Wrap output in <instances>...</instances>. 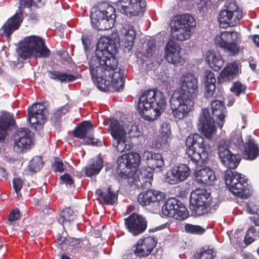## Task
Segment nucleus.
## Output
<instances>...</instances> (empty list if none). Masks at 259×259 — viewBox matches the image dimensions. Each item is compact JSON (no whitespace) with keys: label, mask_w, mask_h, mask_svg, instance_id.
Listing matches in <instances>:
<instances>
[{"label":"nucleus","mask_w":259,"mask_h":259,"mask_svg":"<svg viewBox=\"0 0 259 259\" xmlns=\"http://www.w3.org/2000/svg\"><path fill=\"white\" fill-rule=\"evenodd\" d=\"M117 42L112 38L101 37L97 44L95 55L89 62L92 80L101 91L108 90L111 85L117 91L124 87L123 75L120 70L115 71L118 62L115 57Z\"/></svg>","instance_id":"f257e3e1"},{"label":"nucleus","mask_w":259,"mask_h":259,"mask_svg":"<svg viewBox=\"0 0 259 259\" xmlns=\"http://www.w3.org/2000/svg\"><path fill=\"white\" fill-rule=\"evenodd\" d=\"M180 82L183 92L173 95L170 101L172 114L179 120L186 117L193 110L194 98L198 92V77L193 73L183 74Z\"/></svg>","instance_id":"f03ea898"},{"label":"nucleus","mask_w":259,"mask_h":259,"mask_svg":"<svg viewBox=\"0 0 259 259\" xmlns=\"http://www.w3.org/2000/svg\"><path fill=\"white\" fill-rule=\"evenodd\" d=\"M165 104V97L161 92L147 90L139 98L138 110L143 119L153 121L163 112Z\"/></svg>","instance_id":"7ed1b4c3"},{"label":"nucleus","mask_w":259,"mask_h":259,"mask_svg":"<svg viewBox=\"0 0 259 259\" xmlns=\"http://www.w3.org/2000/svg\"><path fill=\"white\" fill-rule=\"evenodd\" d=\"M115 18V8L108 3H100L91 10L90 19L92 26L98 30H106L113 27Z\"/></svg>","instance_id":"20e7f679"},{"label":"nucleus","mask_w":259,"mask_h":259,"mask_svg":"<svg viewBox=\"0 0 259 259\" xmlns=\"http://www.w3.org/2000/svg\"><path fill=\"white\" fill-rule=\"evenodd\" d=\"M186 152L190 159L196 165L205 163L208 158L209 146L199 134H191L186 140Z\"/></svg>","instance_id":"39448f33"},{"label":"nucleus","mask_w":259,"mask_h":259,"mask_svg":"<svg viewBox=\"0 0 259 259\" xmlns=\"http://www.w3.org/2000/svg\"><path fill=\"white\" fill-rule=\"evenodd\" d=\"M17 51L19 56L25 59L31 57L48 58L50 56V51L43 39L35 35L25 37Z\"/></svg>","instance_id":"423d86ee"},{"label":"nucleus","mask_w":259,"mask_h":259,"mask_svg":"<svg viewBox=\"0 0 259 259\" xmlns=\"http://www.w3.org/2000/svg\"><path fill=\"white\" fill-rule=\"evenodd\" d=\"M196 24L195 18L189 14L176 16L170 23L172 36L180 41L187 40L192 34V29Z\"/></svg>","instance_id":"0eeeda50"},{"label":"nucleus","mask_w":259,"mask_h":259,"mask_svg":"<svg viewBox=\"0 0 259 259\" xmlns=\"http://www.w3.org/2000/svg\"><path fill=\"white\" fill-rule=\"evenodd\" d=\"M224 179L226 185L231 193L241 198H248L251 195L250 186L244 176L236 171L227 170Z\"/></svg>","instance_id":"6e6552de"},{"label":"nucleus","mask_w":259,"mask_h":259,"mask_svg":"<svg viewBox=\"0 0 259 259\" xmlns=\"http://www.w3.org/2000/svg\"><path fill=\"white\" fill-rule=\"evenodd\" d=\"M213 200L206 190L198 189L193 190L190 195V209L197 216L207 213L211 207L214 208Z\"/></svg>","instance_id":"1a4fd4ad"},{"label":"nucleus","mask_w":259,"mask_h":259,"mask_svg":"<svg viewBox=\"0 0 259 259\" xmlns=\"http://www.w3.org/2000/svg\"><path fill=\"white\" fill-rule=\"evenodd\" d=\"M242 17V12L234 0H227L220 11L218 20L222 28H226L237 25Z\"/></svg>","instance_id":"9d476101"},{"label":"nucleus","mask_w":259,"mask_h":259,"mask_svg":"<svg viewBox=\"0 0 259 259\" xmlns=\"http://www.w3.org/2000/svg\"><path fill=\"white\" fill-rule=\"evenodd\" d=\"M240 34L237 31H223L216 35L215 44L223 48L231 55H236L239 52L238 44L240 41Z\"/></svg>","instance_id":"9b49d317"},{"label":"nucleus","mask_w":259,"mask_h":259,"mask_svg":"<svg viewBox=\"0 0 259 259\" xmlns=\"http://www.w3.org/2000/svg\"><path fill=\"white\" fill-rule=\"evenodd\" d=\"M131 187L137 189H148L152 185L153 172L146 167H141L125 175Z\"/></svg>","instance_id":"f8f14e48"},{"label":"nucleus","mask_w":259,"mask_h":259,"mask_svg":"<svg viewBox=\"0 0 259 259\" xmlns=\"http://www.w3.org/2000/svg\"><path fill=\"white\" fill-rule=\"evenodd\" d=\"M109 131L114 140L113 146L117 151L121 153L130 149V145L126 143V131L124 125L115 119H111Z\"/></svg>","instance_id":"ddd939ff"},{"label":"nucleus","mask_w":259,"mask_h":259,"mask_svg":"<svg viewBox=\"0 0 259 259\" xmlns=\"http://www.w3.org/2000/svg\"><path fill=\"white\" fill-rule=\"evenodd\" d=\"M162 213L166 217L174 218L178 220H184L189 215L186 207L181 201L176 198H169L162 206Z\"/></svg>","instance_id":"4468645a"},{"label":"nucleus","mask_w":259,"mask_h":259,"mask_svg":"<svg viewBox=\"0 0 259 259\" xmlns=\"http://www.w3.org/2000/svg\"><path fill=\"white\" fill-rule=\"evenodd\" d=\"M20 5L19 7V12H17L14 16L9 19L3 26L1 29V34L5 35L9 38L10 35L15 30L17 29L22 22V15L23 8H30L33 3L32 0H20Z\"/></svg>","instance_id":"2eb2a0df"},{"label":"nucleus","mask_w":259,"mask_h":259,"mask_svg":"<svg viewBox=\"0 0 259 259\" xmlns=\"http://www.w3.org/2000/svg\"><path fill=\"white\" fill-rule=\"evenodd\" d=\"M218 155L222 163L227 168L234 169L238 165L239 156L232 154L225 140H221L218 145Z\"/></svg>","instance_id":"dca6fc26"},{"label":"nucleus","mask_w":259,"mask_h":259,"mask_svg":"<svg viewBox=\"0 0 259 259\" xmlns=\"http://www.w3.org/2000/svg\"><path fill=\"white\" fill-rule=\"evenodd\" d=\"M34 134L28 128H20L14 136V149L18 152H22L31 148L33 142Z\"/></svg>","instance_id":"f3484780"},{"label":"nucleus","mask_w":259,"mask_h":259,"mask_svg":"<svg viewBox=\"0 0 259 259\" xmlns=\"http://www.w3.org/2000/svg\"><path fill=\"white\" fill-rule=\"evenodd\" d=\"M141 162V157L139 153L132 152L122 154L117 159V170L123 175L132 172V167L138 166Z\"/></svg>","instance_id":"a211bd4d"},{"label":"nucleus","mask_w":259,"mask_h":259,"mask_svg":"<svg viewBox=\"0 0 259 259\" xmlns=\"http://www.w3.org/2000/svg\"><path fill=\"white\" fill-rule=\"evenodd\" d=\"M94 126L90 121L82 122L74 131V136L83 139V144L97 145V141L94 138Z\"/></svg>","instance_id":"6ab92c4d"},{"label":"nucleus","mask_w":259,"mask_h":259,"mask_svg":"<svg viewBox=\"0 0 259 259\" xmlns=\"http://www.w3.org/2000/svg\"><path fill=\"white\" fill-rule=\"evenodd\" d=\"M126 228L134 236L142 234L146 229L147 222L143 216L133 213L124 219Z\"/></svg>","instance_id":"aec40b11"},{"label":"nucleus","mask_w":259,"mask_h":259,"mask_svg":"<svg viewBox=\"0 0 259 259\" xmlns=\"http://www.w3.org/2000/svg\"><path fill=\"white\" fill-rule=\"evenodd\" d=\"M198 129L207 138H211L216 132L214 120L211 117L209 110L203 109L199 119Z\"/></svg>","instance_id":"412c9836"},{"label":"nucleus","mask_w":259,"mask_h":259,"mask_svg":"<svg viewBox=\"0 0 259 259\" xmlns=\"http://www.w3.org/2000/svg\"><path fill=\"white\" fill-rule=\"evenodd\" d=\"M189 167L185 164L174 166L166 173V180L169 184L174 185L185 181L190 175Z\"/></svg>","instance_id":"4be33fe9"},{"label":"nucleus","mask_w":259,"mask_h":259,"mask_svg":"<svg viewBox=\"0 0 259 259\" xmlns=\"http://www.w3.org/2000/svg\"><path fill=\"white\" fill-rule=\"evenodd\" d=\"M28 113L29 123L34 126L36 124H41L45 122L48 111L44 104L36 103L28 107Z\"/></svg>","instance_id":"5701e85b"},{"label":"nucleus","mask_w":259,"mask_h":259,"mask_svg":"<svg viewBox=\"0 0 259 259\" xmlns=\"http://www.w3.org/2000/svg\"><path fill=\"white\" fill-rule=\"evenodd\" d=\"M165 198L164 194L157 190H149L141 192L138 196V200L143 206L153 204L154 206H158L162 202Z\"/></svg>","instance_id":"b1692460"},{"label":"nucleus","mask_w":259,"mask_h":259,"mask_svg":"<svg viewBox=\"0 0 259 259\" xmlns=\"http://www.w3.org/2000/svg\"><path fill=\"white\" fill-rule=\"evenodd\" d=\"M136 36V30L134 25L131 23H126L120 30L119 39L122 45L130 51L133 46Z\"/></svg>","instance_id":"393cba45"},{"label":"nucleus","mask_w":259,"mask_h":259,"mask_svg":"<svg viewBox=\"0 0 259 259\" xmlns=\"http://www.w3.org/2000/svg\"><path fill=\"white\" fill-rule=\"evenodd\" d=\"M156 244L154 237L148 236L141 238L137 243L135 252L139 256H146L150 254Z\"/></svg>","instance_id":"a878e982"},{"label":"nucleus","mask_w":259,"mask_h":259,"mask_svg":"<svg viewBox=\"0 0 259 259\" xmlns=\"http://www.w3.org/2000/svg\"><path fill=\"white\" fill-rule=\"evenodd\" d=\"M181 48L175 41L169 40L165 47V58L168 63H178L181 58Z\"/></svg>","instance_id":"bb28decb"},{"label":"nucleus","mask_w":259,"mask_h":259,"mask_svg":"<svg viewBox=\"0 0 259 259\" xmlns=\"http://www.w3.org/2000/svg\"><path fill=\"white\" fill-rule=\"evenodd\" d=\"M143 159L146 160L149 170H152L159 168L164 165L162 156L159 154L149 151H145L143 155Z\"/></svg>","instance_id":"cd10ccee"},{"label":"nucleus","mask_w":259,"mask_h":259,"mask_svg":"<svg viewBox=\"0 0 259 259\" xmlns=\"http://www.w3.org/2000/svg\"><path fill=\"white\" fill-rule=\"evenodd\" d=\"M195 177L198 183L209 185H213L216 180L214 171L207 167L196 170L195 172Z\"/></svg>","instance_id":"c85d7f7f"},{"label":"nucleus","mask_w":259,"mask_h":259,"mask_svg":"<svg viewBox=\"0 0 259 259\" xmlns=\"http://www.w3.org/2000/svg\"><path fill=\"white\" fill-rule=\"evenodd\" d=\"M205 58L210 67L214 70L220 69L225 63L222 56L214 50H208L205 54Z\"/></svg>","instance_id":"c756f323"},{"label":"nucleus","mask_w":259,"mask_h":259,"mask_svg":"<svg viewBox=\"0 0 259 259\" xmlns=\"http://www.w3.org/2000/svg\"><path fill=\"white\" fill-rule=\"evenodd\" d=\"M213 115L219 119L218 125L222 128L224 124V117L226 114V109L224 105L219 100L213 101L211 103Z\"/></svg>","instance_id":"7c9ffc66"},{"label":"nucleus","mask_w":259,"mask_h":259,"mask_svg":"<svg viewBox=\"0 0 259 259\" xmlns=\"http://www.w3.org/2000/svg\"><path fill=\"white\" fill-rule=\"evenodd\" d=\"M259 154V148L255 141L248 137L244 144V157L248 160L255 159Z\"/></svg>","instance_id":"2f4dec72"},{"label":"nucleus","mask_w":259,"mask_h":259,"mask_svg":"<svg viewBox=\"0 0 259 259\" xmlns=\"http://www.w3.org/2000/svg\"><path fill=\"white\" fill-rule=\"evenodd\" d=\"M14 122L12 116L8 113L2 112L0 113V141L4 140L7 134L9 127Z\"/></svg>","instance_id":"473e14b6"},{"label":"nucleus","mask_w":259,"mask_h":259,"mask_svg":"<svg viewBox=\"0 0 259 259\" xmlns=\"http://www.w3.org/2000/svg\"><path fill=\"white\" fill-rule=\"evenodd\" d=\"M238 71L239 68L237 63H232L228 64L221 72L218 77L219 81L223 82L233 79L234 76L238 73Z\"/></svg>","instance_id":"72a5a7b5"},{"label":"nucleus","mask_w":259,"mask_h":259,"mask_svg":"<svg viewBox=\"0 0 259 259\" xmlns=\"http://www.w3.org/2000/svg\"><path fill=\"white\" fill-rule=\"evenodd\" d=\"M129 3V16H140L143 14L146 6L145 0H131Z\"/></svg>","instance_id":"f704fd0d"},{"label":"nucleus","mask_w":259,"mask_h":259,"mask_svg":"<svg viewBox=\"0 0 259 259\" xmlns=\"http://www.w3.org/2000/svg\"><path fill=\"white\" fill-rule=\"evenodd\" d=\"M103 160L100 155L94 158L91 163L85 167L84 172L87 176L91 177L99 173L103 167Z\"/></svg>","instance_id":"c9c22d12"},{"label":"nucleus","mask_w":259,"mask_h":259,"mask_svg":"<svg viewBox=\"0 0 259 259\" xmlns=\"http://www.w3.org/2000/svg\"><path fill=\"white\" fill-rule=\"evenodd\" d=\"M97 195L102 197L105 204L112 205L117 200V193L112 190V187L109 186L107 190L102 191L101 189H97L96 191Z\"/></svg>","instance_id":"e433bc0d"},{"label":"nucleus","mask_w":259,"mask_h":259,"mask_svg":"<svg viewBox=\"0 0 259 259\" xmlns=\"http://www.w3.org/2000/svg\"><path fill=\"white\" fill-rule=\"evenodd\" d=\"M49 77L52 79L62 82H67L74 80L76 77L71 74L57 71H51L48 72Z\"/></svg>","instance_id":"4c0bfd02"},{"label":"nucleus","mask_w":259,"mask_h":259,"mask_svg":"<svg viewBox=\"0 0 259 259\" xmlns=\"http://www.w3.org/2000/svg\"><path fill=\"white\" fill-rule=\"evenodd\" d=\"M74 218V211L71 208L67 207L64 208L59 214L58 222L60 224L63 225L73 221Z\"/></svg>","instance_id":"58836bf2"},{"label":"nucleus","mask_w":259,"mask_h":259,"mask_svg":"<svg viewBox=\"0 0 259 259\" xmlns=\"http://www.w3.org/2000/svg\"><path fill=\"white\" fill-rule=\"evenodd\" d=\"M119 123L121 124L124 125L126 135L128 134L130 137L137 138L141 135L142 132L137 125L132 124V123L126 124V123H124L123 121L119 122Z\"/></svg>","instance_id":"ea45409f"},{"label":"nucleus","mask_w":259,"mask_h":259,"mask_svg":"<svg viewBox=\"0 0 259 259\" xmlns=\"http://www.w3.org/2000/svg\"><path fill=\"white\" fill-rule=\"evenodd\" d=\"M171 138L159 135V137L152 144L153 148L157 149H167L169 147Z\"/></svg>","instance_id":"a19ab883"},{"label":"nucleus","mask_w":259,"mask_h":259,"mask_svg":"<svg viewBox=\"0 0 259 259\" xmlns=\"http://www.w3.org/2000/svg\"><path fill=\"white\" fill-rule=\"evenodd\" d=\"M43 165L42 158L40 156H35L30 161L28 168L30 171L37 172L42 167Z\"/></svg>","instance_id":"79ce46f5"},{"label":"nucleus","mask_w":259,"mask_h":259,"mask_svg":"<svg viewBox=\"0 0 259 259\" xmlns=\"http://www.w3.org/2000/svg\"><path fill=\"white\" fill-rule=\"evenodd\" d=\"M215 256V252L212 249L200 250L197 254L196 259H213Z\"/></svg>","instance_id":"37998d69"},{"label":"nucleus","mask_w":259,"mask_h":259,"mask_svg":"<svg viewBox=\"0 0 259 259\" xmlns=\"http://www.w3.org/2000/svg\"><path fill=\"white\" fill-rule=\"evenodd\" d=\"M185 230L188 233L200 235L203 234L205 230L198 225L187 224L185 225Z\"/></svg>","instance_id":"c03bdc74"},{"label":"nucleus","mask_w":259,"mask_h":259,"mask_svg":"<svg viewBox=\"0 0 259 259\" xmlns=\"http://www.w3.org/2000/svg\"><path fill=\"white\" fill-rule=\"evenodd\" d=\"M131 0H118L116 2L117 9L121 13L128 16V9Z\"/></svg>","instance_id":"a18cd8bd"},{"label":"nucleus","mask_w":259,"mask_h":259,"mask_svg":"<svg viewBox=\"0 0 259 259\" xmlns=\"http://www.w3.org/2000/svg\"><path fill=\"white\" fill-rule=\"evenodd\" d=\"M246 89V86L239 81L234 82L230 90L234 93L236 96H239L241 94L244 93Z\"/></svg>","instance_id":"49530a36"},{"label":"nucleus","mask_w":259,"mask_h":259,"mask_svg":"<svg viewBox=\"0 0 259 259\" xmlns=\"http://www.w3.org/2000/svg\"><path fill=\"white\" fill-rule=\"evenodd\" d=\"M159 135L171 138L170 125L167 122L162 123L160 127Z\"/></svg>","instance_id":"de8ad7c7"},{"label":"nucleus","mask_w":259,"mask_h":259,"mask_svg":"<svg viewBox=\"0 0 259 259\" xmlns=\"http://www.w3.org/2000/svg\"><path fill=\"white\" fill-rule=\"evenodd\" d=\"M204 80L205 84L215 83L216 79L214 73L210 70H205L204 72Z\"/></svg>","instance_id":"09e8293b"},{"label":"nucleus","mask_w":259,"mask_h":259,"mask_svg":"<svg viewBox=\"0 0 259 259\" xmlns=\"http://www.w3.org/2000/svg\"><path fill=\"white\" fill-rule=\"evenodd\" d=\"M215 89V83L205 84V97L207 98L212 97L214 94Z\"/></svg>","instance_id":"8fccbe9b"},{"label":"nucleus","mask_w":259,"mask_h":259,"mask_svg":"<svg viewBox=\"0 0 259 259\" xmlns=\"http://www.w3.org/2000/svg\"><path fill=\"white\" fill-rule=\"evenodd\" d=\"M23 181L19 178H15L13 180V186L17 195L18 196L19 192L23 186Z\"/></svg>","instance_id":"3c124183"},{"label":"nucleus","mask_w":259,"mask_h":259,"mask_svg":"<svg viewBox=\"0 0 259 259\" xmlns=\"http://www.w3.org/2000/svg\"><path fill=\"white\" fill-rule=\"evenodd\" d=\"M67 111V110L65 107H62L60 108H59L53 113L51 120L52 121H56L61 118L62 115L65 114Z\"/></svg>","instance_id":"603ef678"},{"label":"nucleus","mask_w":259,"mask_h":259,"mask_svg":"<svg viewBox=\"0 0 259 259\" xmlns=\"http://www.w3.org/2000/svg\"><path fill=\"white\" fill-rule=\"evenodd\" d=\"M54 168L55 171L61 172L64 170L63 163L62 160L59 157L55 159Z\"/></svg>","instance_id":"864d4df0"},{"label":"nucleus","mask_w":259,"mask_h":259,"mask_svg":"<svg viewBox=\"0 0 259 259\" xmlns=\"http://www.w3.org/2000/svg\"><path fill=\"white\" fill-rule=\"evenodd\" d=\"M246 210L250 214H255L258 210V206L252 203H247L246 204Z\"/></svg>","instance_id":"5fc2aeb1"},{"label":"nucleus","mask_w":259,"mask_h":259,"mask_svg":"<svg viewBox=\"0 0 259 259\" xmlns=\"http://www.w3.org/2000/svg\"><path fill=\"white\" fill-rule=\"evenodd\" d=\"M19 211L18 209H15L13 210L9 214V221L10 222H14L19 218Z\"/></svg>","instance_id":"6e6d98bb"},{"label":"nucleus","mask_w":259,"mask_h":259,"mask_svg":"<svg viewBox=\"0 0 259 259\" xmlns=\"http://www.w3.org/2000/svg\"><path fill=\"white\" fill-rule=\"evenodd\" d=\"M60 179L66 184L71 185L73 184V181L71 177L67 174L61 176Z\"/></svg>","instance_id":"4d7b16f0"},{"label":"nucleus","mask_w":259,"mask_h":259,"mask_svg":"<svg viewBox=\"0 0 259 259\" xmlns=\"http://www.w3.org/2000/svg\"><path fill=\"white\" fill-rule=\"evenodd\" d=\"M79 239L68 237H67L66 240V245H69L70 246H74L76 244H79Z\"/></svg>","instance_id":"13d9d810"},{"label":"nucleus","mask_w":259,"mask_h":259,"mask_svg":"<svg viewBox=\"0 0 259 259\" xmlns=\"http://www.w3.org/2000/svg\"><path fill=\"white\" fill-rule=\"evenodd\" d=\"M66 239L67 238H65L60 235H58L57 238L56 243L59 245L64 244L66 245Z\"/></svg>","instance_id":"bf43d9fd"},{"label":"nucleus","mask_w":259,"mask_h":259,"mask_svg":"<svg viewBox=\"0 0 259 259\" xmlns=\"http://www.w3.org/2000/svg\"><path fill=\"white\" fill-rule=\"evenodd\" d=\"M81 41L84 49H87L90 42L88 37L87 35H83L81 37Z\"/></svg>","instance_id":"052dcab7"},{"label":"nucleus","mask_w":259,"mask_h":259,"mask_svg":"<svg viewBox=\"0 0 259 259\" xmlns=\"http://www.w3.org/2000/svg\"><path fill=\"white\" fill-rule=\"evenodd\" d=\"M196 3L198 8L203 9L204 8H206L207 2L206 0H197Z\"/></svg>","instance_id":"680f3d73"},{"label":"nucleus","mask_w":259,"mask_h":259,"mask_svg":"<svg viewBox=\"0 0 259 259\" xmlns=\"http://www.w3.org/2000/svg\"><path fill=\"white\" fill-rule=\"evenodd\" d=\"M231 142L236 145H239L241 143H242V140L241 139V136L239 134L236 135V138H231Z\"/></svg>","instance_id":"e2e57ef3"},{"label":"nucleus","mask_w":259,"mask_h":259,"mask_svg":"<svg viewBox=\"0 0 259 259\" xmlns=\"http://www.w3.org/2000/svg\"><path fill=\"white\" fill-rule=\"evenodd\" d=\"M155 49V47L154 46H148V47L146 49V56L147 57H150L152 56V53Z\"/></svg>","instance_id":"0e129e2a"},{"label":"nucleus","mask_w":259,"mask_h":259,"mask_svg":"<svg viewBox=\"0 0 259 259\" xmlns=\"http://www.w3.org/2000/svg\"><path fill=\"white\" fill-rule=\"evenodd\" d=\"M33 4L37 6L38 7H41L43 6L45 3L46 0H32Z\"/></svg>","instance_id":"69168bd1"},{"label":"nucleus","mask_w":259,"mask_h":259,"mask_svg":"<svg viewBox=\"0 0 259 259\" xmlns=\"http://www.w3.org/2000/svg\"><path fill=\"white\" fill-rule=\"evenodd\" d=\"M250 219L254 223L255 225L259 226V216L255 215L250 217Z\"/></svg>","instance_id":"338daca9"},{"label":"nucleus","mask_w":259,"mask_h":259,"mask_svg":"<svg viewBox=\"0 0 259 259\" xmlns=\"http://www.w3.org/2000/svg\"><path fill=\"white\" fill-rule=\"evenodd\" d=\"M242 255L243 259H255L254 257L250 253L243 252Z\"/></svg>","instance_id":"774afa93"}]
</instances>
